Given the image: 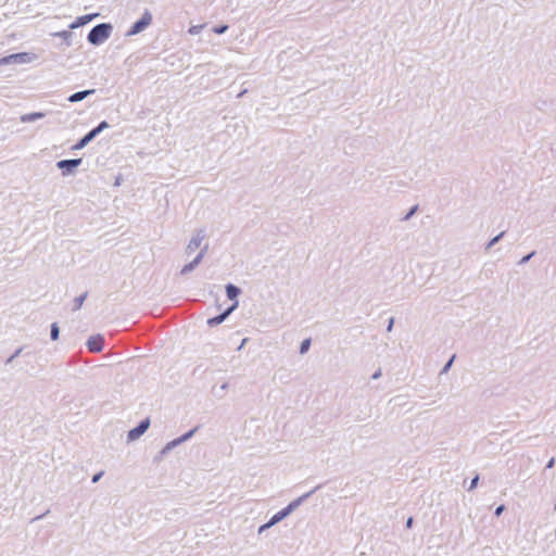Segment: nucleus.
<instances>
[{"label": "nucleus", "instance_id": "f257e3e1", "mask_svg": "<svg viewBox=\"0 0 556 556\" xmlns=\"http://www.w3.org/2000/svg\"><path fill=\"white\" fill-rule=\"evenodd\" d=\"M112 29L113 27L111 24H98L89 31L88 41L91 45L99 46L110 38Z\"/></svg>", "mask_w": 556, "mask_h": 556}, {"label": "nucleus", "instance_id": "f03ea898", "mask_svg": "<svg viewBox=\"0 0 556 556\" xmlns=\"http://www.w3.org/2000/svg\"><path fill=\"white\" fill-rule=\"evenodd\" d=\"M153 21L152 13L149 10H144L141 17L132 24V26L126 31V37L136 36L146 30Z\"/></svg>", "mask_w": 556, "mask_h": 556}, {"label": "nucleus", "instance_id": "7ed1b4c3", "mask_svg": "<svg viewBox=\"0 0 556 556\" xmlns=\"http://www.w3.org/2000/svg\"><path fill=\"white\" fill-rule=\"evenodd\" d=\"M204 239L205 232L203 230H198L195 233H193L188 244L186 245V254L191 255L193 252H195V250L201 247Z\"/></svg>", "mask_w": 556, "mask_h": 556}, {"label": "nucleus", "instance_id": "20e7f679", "mask_svg": "<svg viewBox=\"0 0 556 556\" xmlns=\"http://www.w3.org/2000/svg\"><path fill=\"white\" fill-rule=\"evenodd\" d=\"M206 251H207V245H205L204 249H202L199 252V254L190 263L186 264L180 269V275L184 276V275L191 273L202 262Z\"/></svg>", "mask_w": 556, "mask_h": 556}, {"label": "nucleus", "instance_id": "39448f33", "mask_svg": "<svg viewBox=\"0 0 556 556\" xmlns=\"http://www.w3.org/2000/svg\"><path fill=\"white\" fill-rule=\"evenodd\" d=\"M239 302L236 301L229 308H227L223 314L212 317L207 319V325L211 327H215L225 321V319L238 307Z\"/></svg>", "mask_w": 556, "mask_h": 556}, {"label": "nucleus", "instance_id": "423d86ee", "mask_svg": "<svg viewBox=\"0 0 556 556\" xmlns=\"http://www.w3.org/2000/svg\"><path fill=\"white\" fill-rule=\"evenodd\" d=\"M149 426H150L149 419L142 420L139 424V426H137L136 428L131 429L128 432V440L135 441V440L139 439L148 430Z\"/></svg>", "mask_w": 556, "mask_h": 556}, {"label": "nucleus", "instance_id": "0eeeda50", "mask_svg": "<svg viewBox=\"0 0 556 556\" xmlns=\"http://www.w3.org/2000/svg\"><path fill=\"white\" fill-rule=\"evenodd\" d=\"M104 339L100 334L91 336L87 341V346L90 352L99 353L103 350Z\"/></svg>", "mask_w": 556, "mask_h": 556}, {"label": "nucleus", "instance_id": "6e6552de", "mask_svg": "<svg viewBox=\"0 0 556 556\" xmlns=\"http://www.w3.org/2000/svg\"><path fill=\"white\" fill-rule=\"evenodd\" d=\"M314 491H311V492H307L305 494H303L302 496L293 500L292 502H290L288 504L287 507H285L283 509H281L280 511L286 516L288 517L293 510H295L301 504L303 501H305L307 497L311 496V494L313 493Z\"/></svg>", "mask_w": 556, "mask_h": 556}, {"label": "nucleus", "instance_id": "1a4fd4ad", "mask_svg": "<svg viewBox=\"0 0 556 556\" xmlns=\"http://www.w3.org/2000/svg\"><path fill=\"white\" fill-rule=\"evenodd\" d=\"M286 518V516L281 513V511H278L276 513L268 522L262 525L260 528H258V534H262L264 531H266L267 529L274 527L275 525H277L278 522H280L281 520H283Z\"/></svg>", "mask_w": 556, "mask_h": 556}, {"label": "nucleus", "instance_id": "9d476101", "mask_svg": "<svg viewBox=\"0 0 556 556\" xmlns=\"http://www.w3.org/2000/svg\"><path fill=\"white\" fill-rule=\"evenodd\" d=\"M26 53H15L0 59V65H7L15 62H25Z\"/></svg>", "mask_w": 556, "mask_h": 556}, {"label": "nucleus", "instance_id": "9b49d317", "mask_svg": "<svg viewBox=\"0 0 556 556\" xmlns=\"http://www.w3.org/2000/svg\"><path fill=\"white\" fill-rule=\"evenodd\" d=\"M81 159H72V160H62L58 162V167L60 169H66L67 172H72L73 168L80 165Z\"/></svg>", "mask_w": 556, "mask_h": 556}, {"label": "nucleus", "instance_id": "f8f14e48", "mask_svg": "<svg viewBox=\"0 0 556 556\" xmlns=\"http://www.w3.org/2000/svg\"><path fill=\"white\" fill-rule=\"evenodd\" d=\"M46 116V114L43 112H33V113H27V114H23L20 119L22 123H31V122H36L38 119H41Z\"/></svg>", "mask_w": 556, "mask_h": 556}, {"label": "nucleus", "instance_id": "ddd939ff", "mask_svg": "<svg viewBox=\"0 0 556 556\" xmlns=\"http://www.w3.org/2000/svg\"><path fill=\"white\" fill-rule=\"evenodd\" d=\"M93 93H94V89L79 91V92H76V93H73L72 96H70L68 101L73 102V103L79 102V101H83L84 99H86L88 96L93 94Z\"/></svg>", "mask_w": 556, "mask_h": 556}, {"label": "nucleus", "instance_id": "4468645a", "mask_svg": "<svg viewBox=\"0 0 556 556\" xmlns=\"http://www.w3.org/2000/svg\"><path fill=\"white\" fill-rule=\"evenodd\" d=\"M240 293H241V290L238 287H236L235 285L228 283L226 286L227 298L229 300L233 301V303L236 301H238L237 298L239 296Z\"/></svg>", "mask_w": 556, "mask_h": 556}, {"label": "nucleus", "instance_id": "2eb2a0df", "mask_svg": "<svg viewBox=\"0 0 556 556\" xmlns=\"http://www.w3.org/2000/svg\"><path fill=\"white\" fill-rule=\"evenodd\" d=\"M180 445L179 440L176 438L169 442H167L164 447L161 450L160 454L161 456L167 455L172 450Z\"/></svg>", "mask_w": 556, "mask_h": 556}, {"label": "nucleus", "instance_id": "dca6fc26", "mask_svg": "<svg viewBox=\"0 0 556 556\" xmlns=\"http://www.w3.org/2000/svg\"><path fill=\"white\" fill-rule=\"evenodd\" d=\"M94 15H84L78 17L72 25L71 28H77L81 25H85L86 23L90 22L93 18Z\"/></svg>", "mask_w": 556, "mask_h": 556}, {"label": "nucleus", "instance_id": "f3484780", "mask_svg": "<svg viewBox=\"0 0 556 556\" xmlns=\"http://www.w3.org/2000/svg\"><path fill=\"white\" fill-rule=\"evenodd\" d=\"M197 430H198V427H194L193 429L189 430L185 434L178 437L177 439L179 440V443L182 444V443L187 442L188 440H190L194 435Z\"/></svg>", "mask_w": 556, "mask_h": 556}, {"label": "nucleus", "instance_id": "a211bd4d", "mask_svg": "<svg viewBox=\"0 0 556 556\" xmlns=\"http://www.w3.org/2000/svg\"><path fill=\"white\" fill-rule=\"evenodd\" d=\"M86 296H87V294L85 293V294H81L74 299V309L75 311L79 309L81 307L84 301L86 300Z\"/></svg>", "mask_w": 556, "mask_h": 556}, {"label": "nucleus", "instance_id": "6ab92c4d", "mask_svg": "<svg viewBox=\"0 0 556 556\" xmlns=\"http://www.w3.org/2000/svg\"><path fill=\"white\" fill-rule=\"evenodd\" d=\"M504 231H502L501 233H498L497 236H495L494 238H492L489 243L486 244V250H490L493 245H495L504 236Z\"/></svg>", "mask_w": 556, "mask_h": 556}, {"label": "nucleus", "instance_id": "aec40b11", "mask_svg": "<svg viewBox=\"0 0 556 556\" xmlns=\"http://www.w3.org/2000/svg\"><path fill=\"white\" fill-rule=\"evenodd\" d=\"M59 334H60L59 326H58L56 323H54V324L51 325V333H50L51 339L53 341L58 340L59 339Z\"/></svg>", "mask_w": 556, "mask_h": 556}, {"label": "nucleus", "instance_id": "412c9836", "mask_svg": "<svg viewBox=\"0 0 556 556\" xmlns=\"http://www.w3.org/2000/svg\"><path fill=\"white\" fill-rule=\"evenodd\" d=\"M90 138L88 137V135H85L80 141L78 143L75 144L74 149H83L84 147H86L89 142H90Z\"/></svg>", "mask_w": 556, "mask_h": 556}, {"label": "nucleus", "instance_id": "4be33fe9", "mask_svg": "<svg viewBox=\"0 0 556 556\" xmlns=\"http://www.w3.org/2000/svg\"><path fill=\"white\" fill-rule=\"evenodd\" d=\"M309 346H311V339L303 340L300 345V353L302 355L305 354L309 350Z\"/></svg>", "mask_w": 556, "mask_h": 556}, {"label": "nucleus", "instance_id": "5701e85b", "mask_svg": "<svg viewBox=\"0 0 556 556\" xmlns=\"http://www.w3.org/2000/svg\"><path fill=\"white\" fill-rule=\"evenodd\" d=\"M22 351L23 348H18L17 350H15V352L10 357L7 358L5 365L12 364V362L21 355Z\"/></svg>", "mask_w": 556, "mask_h": 556}, {"label": "nucleus", "instance_id": "b1692460", "mask_svg": "<svg viewBox=\"0 0 556 556\" xmlns=\"http://www.w3.org/2000/svg\"><path fill=\"white\" fill-rule=\"evenodd\" d=\"M203 28H204V25H192V26L189 27L188 33L190 35L194 36V35L200 34Z\"/></svg>", "mask_w": 556, "mask_h": 556}, {"label": "nucleus", "instance_id": "393cba45", "mask_svg": "<svg viewBox=\"0 0 556 556\" xmlns=\"http://www.w3.org/2000/svg\"><path fill=\"white\" fill-rule=\"evenodd\" d=\"M228 29V26L227 25H222V26H216L213 28V31L215 34H218V35H222L224 34L226 30Z\"/></svg>", "mask_w": 556, "mask_h": 556}, {"label": "nucleus", "instance_id": "a878e982", "mask_svg": "<svg viewBox=\"0 0 556 556\" xmlns=\"http://www.w3.org/2000/svg\"><path fill=\"white\" fill-rule=\"evenodd\" d=\"M454 358H455V356H453V357H452V358H451V359H450V361L444 365V367H443V368H442V370H441V374H442V375H443V374H446V372L450 370V368H451V366H452V364H453Z\"/></svg>", "mask_w": 556, "mask_h": 556}, {"label": "nucleus", "instance_id": "bb28decb", "mask_svg": "<svg viewBox=\"0 0 556 556\" xmlns=\"http://www.w3.org/2000/svg\"><path fill=\"white\" fill-rule=\"evenodd\" d=\"M100 132V129L96 127L92 130H90L87 135L90 138V140H93Z\"/></svg>", "mask_w": 556, "mask_h": 556}, {"label": "nucleus", "instance_id": "cd10ccee", "mask_svg": "<svg viewBox=\"0 0 556 556\" xmlns=\"http://www.w3.org/2000/svg\"><path fill=\"white\" fill-rule=\"evenodd\" d=\"M100 132V129L96 127L92 130H90L87 135L90 138V140H93Z\"/></svg>", "mask_w": 556, "mask_h": 556}, {"label": "nucleus", "instance_id": "c85d7f7f", "mask_svg": "<svg viewBox=\"0 0 556 556\" xmlns=\"http://www.w3.org/2000/svg\"><path fill=\"white\" fill-rule=\"evenodd\" d=\"M534 253H535V252L533 251V252L529 253L528 255L523 256V257L519 261V265H522V264L528 263V262L531 260V257L534 255Z\"/></svg>", "mask_w": 556, "mask_h": 556}, {"label": "nucleus", "instance_id": "c756f323", "mask_svg": "<svg viewBox=\"0 0 556 556\" xmlns=\"http://www.w3.org/2000/svg\"><path fill=\"white\" fill-rule=\"evenodd\" d=\"M109 127H110V125H109V123H108V122H105V121L101 122V123L97 126V128H98V129H100V131H102V130H104V129H106V128H109Z\"/></svg>", "mask_w": 556, "mask_h": 556}, {"label": "nucleus", "instance_id": "7c9ffc66", "mask_svg": "<svg viewBox=\"0 0 556 556\" xmlns=\"http://www.w3.org/2000/svg\"><path fill=\"white\" fill-rule=\"evenodd\" d=\"M478 481H479V477H478V476H476V477L471 480V482H470L469 490L475 489V488L478 485Z\"/></svg>", "mask_w": 556, "mask_h": 556}, {"label": "nucleus", "instance_id": "2f4dec72", "mask_svg": "<svg viewBox=\"0 0 556 556\" xmlns=\"http://www.w3.org/2000/svg\"><path fill=\"white\" fill-rule=\"evenodd\" d=\"M505 509V506L504 505H500L498 507H496L495 509V516H501L502 513L504 511Z\"/></svg>", "mask_w": 556, "mask_h": 556}, {"label": "nucleus", "instance_id": "473e14b6", "mask_svg": "<svg viewBox=\"0 0 556 556\" xmlns=\"http://www.w3.org/2000/svg\"><path fill=\"white\" fill-rule=\"evenodd\" d=\"M381 376H382V371H381V369H378V370H376V371L374 372V375H372V377H371V378H372L374 380H377V379H379Z\"/></svg>", "mask_w": 556, "mask_h": 556}, {"label": "nucleus", "instance_id": "72a5a7b5", "mask_svg": "<svg viewBox=\"0 0 556 556\" xmlns=\"http://www.w3.org/2000/svg\"><path fill=\"white\" fill-rule=\"evenodd\" d=\"M101 477H102V472H99V473L94 475V476L92 477V482H93V483L98 482V481L100 480V478H101Z\"/></svg>", "mask_w": 556, "mask_h": 556}, {"label": "nucleus", "instance_id": "f704fd0d", "mask_svg": "<svg viewBox=\"0 0 556 556\" xmlns=\"http://www.w3.org/2000/svg\"><path fill=\"white\" fill-rule=\"evenodd\" d=\"M393 324H394V318L392 317V318H390V320H389V325H388V327H387V330H388V331H391V330H392V328H393Z\"/></svg>", "mask_w": 556, "mask_h": 556}, {"label": "nucleus", "instance_id": "c9c22d12", "mask_svg": "<svg viewBox=\"0 0 556 556\" xmlns=\"http://www.w3.org/2000/svg\"><path fill=\"white\" fill-rule=\"evenodd\" d=\"M56 36H60V37L66 38V37H68V36H70V33H68V31H66V30H64V31H60V33H58V34H56Z\"/></svg>", "mask_w": 556, "mask_h": 556}, {"label": "nucleus", "instance_id": "e433bc0d", "mask_svg": "<svg viewBox=\"0 0 556 556\" xmlns=\"http://www.w3.org/2000/svg\"><path fill=\"white\" fill-rule=\"evenodd\" d=\"M554 463H555L554 458H551L546 465V468H552L554 466Z\"/></svg>", "mask_w": 556, "mask_h": 556}, {"label": "nucleus", "instance_id": "4c0bfd02", "mask_svg": "<svg viewBox=\"0 0 556 556\" xmlns=\"http://www.w3.org/2000/svg\"><path fill=\"white\" fill-rule=\"evenodd\" d=\"M413 525V518H408L407 522H406V527L407 528H410Z\"/></svg>", "mask_w": 556, "mask_h": 556}, {"label": "nucleus", "instance_id": "58836bf2", "mask_svg": "<svg viewBox=\"0 0 556 556\" xmlns=\"http://www.w3.org/2000/svg\"><path fill=\"white\" fill-rule=\"evenodd\" d=\"M415 210H416V208H413V210L409 212V214L406 216V218H408L412 214H414Z\"/></svg>", "mask_w": 556, "mask_h": 556}, {"label": "nucleus", "instance_id": "ea45409f", "mask_svg": "<svg viewBox=\"0 0 556 556\" xmlns=\"http://www.w3.org/2000/svg\"><path fill=\"white\" fill-rule=\"evenodd\" d=\"M226 388H227V384H226V383H224V384L222 386V389H226Z\"/></svg>", "mask_w": 556, "mask_h": 556}]
</instances>
